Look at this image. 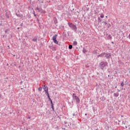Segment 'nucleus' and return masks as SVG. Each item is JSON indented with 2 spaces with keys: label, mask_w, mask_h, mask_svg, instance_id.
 I'll return each mask as SVG.
<instances>
[{
  "label": "nucleus",
  "mask_w": 130,
  "mask_h": 130,
  "mask_svg": "<svg viewBox=\"0 0 130 130\" xmlns=\"http://www.w3.org/2000/svg\"><path fill=\"white\" fill-rule=\"evenodd\" d=\"M73 98L74 100H75L77 102V103H79L80 102V99H79V97L76 95V94H73Z\"/></svg>",
  "instance_id": "obj_1"
},
{
  "label": "nucleus",
  "mask_w": 130,
  "mask_h": 130,
  "mask_svg": "<svg viewBox=\"0 0 130 130\" xmlns=\"http://www.w3.org/2000/svg\"><path fill=\"white\" fill-rule=\"evenodd\" d=\"M57 35H55L53 37V40L54 42V43H55V44H58V42L57 41V40H56V37H57Z\"/></svg>",
  "instance_id": "obj_5"
},
{
  "label": "nucleus",
  "mask_w": 130,
  "mask_h": 130,
  "mask_svg": "<svg viewBox=\"0 0 130 130\" xmlns=\"http://www.w3.org/2000/svg\"><path fill=\"white\" fill-rule=\"evenodd\" d=\"M83 52L85 53V52H86V51L85 49H83Z\"/></svg>",
  "instance_id": "obj_19"
},
{
  "label": "nucleus",
  "mask_w": 130,
  "mask_h": 130,
  "mask_svg": "<svg viewBox=\"0 0 130 130\" xmlns=\"http://www.w3.org/2000/svg\"><path fill=\"white\" fill-rule=\"evenodd\" d=\"M85 115H87V114H85Z\"/></svg>",
  "instance_id": "obj_26"
},
{
  "label": "nucleus",
  "mask_w": 130,
  "mask_h": 130,
  "mask_svg": "<svg viewBox=\"0 0 130 130\" xmlns=\"http://www.w3.org/2000/svg\"><path fill=\"white\" fill-rule=\"evenodd\" d=\"M101 18H104V15L101 14Z\"/></svg>",
  "instance_id": "obj_17"
},
{
  "label": "nucleus",
  "mask_w": 130,
  "mask_h": 130,
  "mask_svg": "<svg viewBox=\"0 0 130 130\" xmlns=\"http://www.w3.org/2000/svg\"><path fill=\"white\" fill-rule=\"evenodd\" d=\"M121 87H123V86H124V83H123V82H122L121 83Z\"/></svg>",
  "instance_id": "obj_14"
},
{
  "label": "nucleus",
  "mask_w": 130,
  "mask_h": 130,
  "mask_svg": "<svg viewBox=\"0 0 130 130\" xmlns=\"http://www.w3.org/2000/svg\"><path fill=\"white\" fill-rule=\"evenodd\" d=\"M106 66H107V62H101L100 63V66L102 69V70H103V69H104Z\"/></svg>",
  "instance_id": "obj_2"
},
{
  "label": "nucleus",
  "mask_w": 130,
  "mask_h": 130,
  "mask_svg": "<svg viewBox=\"0 0 130 130\" xmlns=\"http://www.w3.org/2000/svg\"><path fill=\"white\" fill-rule=\"evenodd\" d=\"M0 98H2V96L0 95Z\"/></svg>",
  "instance_id": "obj_23"
},
{
  "label": "nucleus",
  "mask_w": 130,
  "mask_h": 130,
  "mask_svg": "<svg viewBox=\"0 0 130 130\" xmlns=\"http://www.w3.org/2000/svg\"><path fill=\"white\" fill-rule=\"evenodd\" d=\"M73 44L74 45H77L78 44V42H77V41H74L73 42Z\"/></svg>",
  "instance_id": "obj_10"
},
{
  "label": "nucleus",
  "mask_w": 130,
  "mask_h": 130,
  "mask_svg": "<svg viewBox=\"0 0 130 130\" xmlns=\"http://www.w3.org/2000/svg\"><path fill=\"white\" fill-rule=\"evenodd\" d=\"M105 55L107 58H109L110 57V56H111V55H110V53H108L107 54H105Z\"/></svg>",
  "instance_id": "obj_7"
},
{
  "label": "nucleus",
  "mask_w": 130,
  "mask_h": 130,
  "mask_svg": "<svg viewBox=\"0 0 130 130\" xmlns=\"http://www.w3.org/2000/svg\"><path fill=\"white\" fill-rule=\"evenodd\" d=\"M43 89H44L45 92L48 91V88L47 87L45 86V85L44 86Z\"/></svg>",
  "instance_id": "obj_6"
},
{
  "label": "nucleus",
  "mask_w": 130,
  "mask_h": 130,
  "mask_svg": "<svg viewBox=\"0 0 130 130\" xmlns=\"http://www.w3.org/2000/svg\"><path fill=\"white\" fill-rule=\"evenodd\" d=\"M69 25L70 27L73 30H77V27L76 26V25L73 24V23H69Z\"/></svg>",
  "instance_id": "obj_4"
},
{
  "label": "nucleus",
  "mask_w": 130,
  "mask_h": 130,
  "mask_svg": "<svg viewBox=\"0 0 130 130\" xmlns=\"http://www.w3.org/2000/svg\"><path fill=\"white\" fill-rule=\"evenodd\" d=\"M36 9L40 13H42V14H45V11L44 10H43L41 8L38 7H37Z\"/></svg>",
  "instance_id": "obj_3"
},
{
  "label": "nucleus",
  "mask_w": 130,
  "mask_h": 130,
  "mask_svg": "<svg viewBox=\"0 0 130 130\" xmlns=\"http://www.w3.org/2000/svg\"><path fill=\"white\" fill-rule=\"evenodd\" d=\"M104 55H105V53H102L101 54H100L99 55H98V57H99V56H100L101 57H103V56H104Z\"/></svg>",
  "instance_id": "obj_8"
},
{
  "label": "nucleus",
  "mask_w": 130,
  "mask_h": 130,
  "mask_svg": "<svg viewBox=\"0 0 130 130\" xmlns=\"http://www.w3.org/2000/svg\"><path fill=\"white\" fill-rule=\"evenodd\" d=\"M114 95L115 97H118V93H115L114 94Z\"/></svg>",
  "instance_id": "obj_9"
},
{
  "label": "nucleus",
  "mask_w": 130,
  "mask_h": 130,
  "mask_svg": "<svg viewBox=\"0 0 130 130\" xmlns=\"http://www.w3.org/2000/svg\"><path fill=\"white\" fill-rule=\"evenodd\" d=\"M104 24H105V25L107 24V22H104Z\"/></svg>",
  "instance_id": "obj_18"
},
{
  "label": "nucleus",
  "mask_w": 130,
  "mask_h": 130,
  "mask_svg": "<svg viewBox=\"0 0 130 130\" xmlns=\"http://www.w3.org/2000/svg\"><path fill=\"white\" fill-rule=\"evenodd\" d=\"M7 18H9V15H7Z\"/></svg>",
  "instance_id": "obj_22"
},
{
  "label": "nucleus",
  "mask_w": 130,
  "mask_h": 130,
  "mask_svg": "<svg viewBox=\"0 0 130 130\" xmlns=\"http://www.w3.org/2000/svg\"><path fill=\"white\" fill-rule=\"evenodd\" d=\"M47 96H48V99H49V97H50V96H49V95H47Z\"/></svg>",
  "instance_id": "obj_20"
},
{
  "label": "nucleus",
  "mask_w": 130,
  "mask_h": 130,
  "mask_svg": "<svg viewBox=\"0 0 130 130\" xmlns=\"http://www.w3.org/2000/svg\"><path fill=\"white\" fill-rule=\"evenodd\" d=\"M69 49H72L73 48V46L71 45H70L69 46Z\"/></svg>",
  "instance_id": "obj_12"
},
{
  "label": "nucleus",
  "mask_w": 130,
  "mask_h": 130,
  "mask_svg": "<svg viewBox=\"0 0 130 130\" xmlns=\"http://www.w3.org/2000/svg\"><path fill=\"white\" fill-rule=\"evenodd\" d=\"M1 25H2V24H0V26H1Z\"/></svg>",
  "instance_id": "obj_25"
},
{
  "label": "nucleus",
  "mask_w": 130,
  "mask_h": 130,
  "mask_svg": "<svg viewBox=\"0 0 130 130\" xmlns=\"http://www.w3.org/2000/svg\"><path fill=\"white\" fill-rule=\"evenodd\" d=\"M106 18H107V16H106Z\"/></svg>",
  "instance_id": "obj_24"
},
{
  "label": "nucleus",
  "mask_w": 130,
  "mask_h": 130,
  "mask_svg": "<svg viewBox=\"0 0 130 130\" xmlns=\"http://www.w3.org/2000/svg\"><path fill=\"white\" fill-rule=\"evenodd\" d=\"M52 109L53 110V106H52Z\"/></svg>",
  "instance_id": "obj_21"
},
{
  "label": "nucleus",
  "mask_w": 130,
  "mask_h": 130,
  "mask_svg": "<svg viewBox=\"0 0 130 130\" xmlns=\"http://www.w3.org/2000/svg\"><path fill=\"white\" fill-rule=\"evenodd\" d=\"M49 100H50V101L52 105V101L51 100V99H50V97H49Z\"/></svg>",
  "instance_id": "obj_13"
},
{
  "label": "nucleus",
  "mask_w": 130,
  "mask_h": 130,
  "mask_svg": "<svg viewBox=\"0 0 130 130\" xmlns=\"http://www.w3.org/2000/svg\"><path fill=\"white\" fill-rule=\"evenodd\" d=\"M32 41H34L35 42L37 41V38H35L32 39Z\"/></svg>",
  "instance_id": "obj_11"
},
{
  "label": "nucleus",
  "mask_w": 130,
  "mask_h": 130,
  "mask_svg": "<svg viewBox=\"0 0 130 130\" xmlns=\"http://www.w3.org/2000/svg\"><path fill=\"white\" fill-rule=\"evenodd\" d=\"M45 93L46 94L47 96L49 95V94L48 93V91H46Z\"/></svg>",
  "instance_id": "obj_16"
},
{
  "label": "nucleus",
  "mask_w": 130,
  "mask_h": 130,
  "mask_svg": "<svg viewBox=\"0 0 130 130\" xmlns=\"http://www.w3.org/2000/svg\"><path fill=\"white\" fill-rule=\"evenodd\" d=\"M39 91H41L42 90V87H40L38 88Z\"/></svg>",
  "instance_id": "obj_15"
}]
</instances>
